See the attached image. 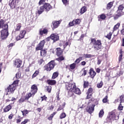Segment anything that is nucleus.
<instances>
[{"label":"nucleus","instance_id":"49530a36","mask_svg":"<svg viewBox=\"0 0 124 124\" xmlns=\"http://www.w3.org/2000/svg\"><path fill=\"white\" fill-rule=\"evenodd\" d=\"M25 100H26L25 98H21L19 100V103H22L24 102L25 101Z\"/></svg>","mask_w":124,"mask_h":124},{"label":"nucleus","instance_id":"dca6fc26","mask_svg":"<svg viewBox=\"0 0 124 124\" xmlns=\"http://www.w3.org/2000/svg\"><path fill=\"white\" fill-rule=\"evenodd\" d=\"M89 74L91 75V78H94V76L96 75V73L94 71H93V69H90Z\"/></svg>","mask_w":124,"mask_h":124},{"label":"nucleus","instance_id":"4be33fe9","mask_svg":"<svg viewBox=\"0 0 124 124\" xmlns=\"http://www.w3.org/2000/svg\"><path fill=\"white\" fill-rule=\"evenodd\" d=\"M25 34H26V31H20V34L19 37L20 38H24L25 37Z\"/></svg>","mask_w":124,"mask_h":124},{"label":"nucleus","instance_id":"6e6d98bb","mask_svg":"<svg viewBox=\"0 0 124 124\" xmlns=\"http://www.w3.org/2000/svg\"><path fill=\"white\" fill-rule=\"evenodd\" d=\"M28 122H29V120L25 119L23 122H22L21 123V124H27V123H28Z\"/></svg>","mask_w":124,"mask_h":124},{"label":"nucleus","instance_id":"b1692460","mask_svg":"<svg viewBox=\"0 0 124 124\" xmlns=\"http://www.w3.org/2000/svg\"><path fill=\"white\" fill-rule=\"evenodd\" d=\"M47 83L49 85H55L57 81L55 80H49L47 81Z\"/></svg>","mask_w":124,"mask_h":124},{"label":"nucleus","instance_id":"0eeeda50","mask_svg":"<svg viewBox=\"0 0 124 124\" xmlns=\"http://www.w3.org/2000/svg\"><path fill=\"white\" fill-rule=\"evenodd\" d=\"M55 67V62L53 61L50 62L46 65V71H51L52 69H54Z\"/></svg>","mask_w":124,"mask_h":124},{"label":"nucleus","instance_id":"9d476101","mask_svg":"<svg viewBox=\"0 0 124 124\" xmlns=\"http://www.w3.org/2000/svg\"><path fill=\"white\" fill-rule=\"evenodd\" d=\"M50 37L51 39L53 40L54 42H56V41H58L60 39V36L57 33L51 34Z\"/></svg>","mask_w":124,"mask_h":124},{"label":"nucleus","instance_id":"052dcab7","mask_svg":"<svg viewBox=\"0 0 124 124\" xmlns=\"http://www.w3.org/2000/svg\"><path fill=\"white\" fill-rule=\"evenodd\" d=\"M12 118H13V114H10L9 117H8V118L10 119V120H11L12 119Z\"/></svg>","mask_w":124,"mask_h":124},{"label":"nucleus","instance_id":"a878e982","mask_svg":"<svg viewBox=\"0 0 124 124\" xmlns=\"http://www.w3.org/2000/svg\"><path fill=\"white\" fill-rule=\"evenodd\" d=\"M73 21L75 26H76V25H79V24L81 23V20L79 19H74Z\"/></svg>","mask_w":124,"mask_h":124},{"label":"nucleus","instance_id":"13d9d810","mask_svg":"<svg viewBox=\"0 0 124 124\" xmlns=\"http://www.w3.org/2000/svg\"><path fill=\"white\" fill-rule=\"evenodd\" d=\"M123 58V54H121L120 56H119V62H121V61L122 60V59Z\"/></svg>","mask_w":124,"mask_h":124},{"label":"nucleus","instance_id":"9b49d317","mask_svg":"<svg viewBox=\"0 0 124 124\" xmlns=\"http://www.w3.org/2000/svg\"><path fill=\"white\" fill-rule=\"evenodd\" d=\"M95 105L93 104L92 105L87 107V111L89 114H92L93 111H94V107Z\"/></svg>","mask_w":124,"mask_h":124},{"label":"nucleus","instance_id":"69168bd1","mask_svg":"<svg viewBox=\"0 0 124 124\" xmlns=\"http://www.w3.org/2000/svg\"><path fill=\"white\" fill-rule=\"evenodd\" d=\"M100 63H101V60H98L97 64H100Z\"/></svg>","mask_w":124,"mask_h":124},{"label":"nucleus","instance_id":"20e7f679","mask_svg":"<svg viewBox=\"0 0 124 124\" xmlns=\"http://www.w3.org/2000/svg\"><path fill=\"white\" fill-rule=\"evenodd\" d=\"M4 28L0 31V37L3 40L6 39L9 35V33L8 32V25L7 24L4 25Z\"/></svg>","mask_w":124,"mask_h":124},{"label":"nucleus","instance_id":"cd10ccee","mask_svg":"<svg viewBox=\"0 0 124 124\" xmlns=\"http://www.w3.org/2000/svg\"><path fill=\"white\" fill-rule=\"evenodd\" d=\"M58 76H59V72H54L53 74L52 78V79H56V78H57V77H58Z\"/></svg>","mask_w":124,"mask_h":124},{"label":"nucleus","instance_id":"412c9836","mask_svg":"<svg viewBox=\"0 0 124 124\" xmlns=\"http://www.w3.org/2000/svg\"><path fill=\"white\" fill-rule=\"evenodd\" d=\"M86 11L87 7L86 6H84L81 8L80 13V14H84V13H85V12H86Z\"/></svg>","mask_w":124,"mask_h":124},{"label":"nucleus","instance_id":"473e14b6","mask_svg":"<svg viewBox=\"0 0 124 124\" xmlns=\"http://www.w3.org/2000/svg\"><path fill=\"white\" fill-rule=\"evenodd\" d=\"M41 56L42 57H44V56H46V50H41L40 51Z\"/></svg>","mask_w":124,"mask_h":124},{"label":"nucleus","instance_id":"423d86ee","mask_svg":"<svg viewBox=\"0 0 124 124\" xmlns=\"http://www.w3.org/2000/svg\"><path fill=\"white\" fill-rule=\"evenodd\" d=\"M117 119H119V117L116 116V113L115 112L111 111L109 112L108 116V121H114V120H117Z\"/></svg>","mask_w":124,"mask_h":124},{"label":"nucleus","instance_id":"f257e3e1","mask_svg":"<svg viewBox=\"0 0 124 124\" xmlns=\"http://www.w3.org/2000/svg\"><path fill=\"white\" fill-rule=\"evenodd\" d=\"M66 89L71 93H74L76 94H81V91L78 88H76L75 83H66Z\"/></svg>","mask_w":124,"mask_h":124},{"label":"nucleus","instance_id":"6ab92c4d","mask_svg":"<svg viewBox=\"0 0 124 124\" xmlns=\"http://www.w3.org/2000/svg\"><path fill=\"white\" fill-rule=\"evenodd\" d=\"M12 108V107L11 106V105H9L4 108L3 111L5 112H8L9 110H11Z\"/></svg>","mask_w":124,"mask_h":124},{"label":"nucleus","instance_id":"6e6552de","mask_svg":"<svg viewBox=\"0 0 124 124\" xmlns=\"http://www.w3.org/2000/svg\"><path fill=\"white\" fill-rule=\"evenodd\" d=\"M124 5H120L119 7H118V10L117 11L118 14L114 17V19L115 20H117L119 17H121L123 14H122L121 13H119L120 12H122L123 10H124Z\"/></svg>","mask_w":124,"mask_h":124},{"label":"nucleus","instance_id":"09e8293b","mask_svg":"<svg viewBox=\"0 0 124 124\" xmlns=\"http://www.w3.org/2000/svg\"><path fill=\"white\" fill-rule=\"evenodd\" d=\"M89 86V82L84 81V88H86Z\"/></svg>","mask_w":124,"mask_h":124},{"label":"nucleus","instance_id":"f704fd0d","mask_svg":"<svg viewBox=\"0 0 124 124\" xmlns=\"http://www.w3.org/2000/svg\"><path fill=\"white\" fill-rule=\"evenodd\" d=\"M113 6V2H110L107 5V9H110Z\"/></svg>","mask_w":124,"mask_h":124},{"label":"nucleus","instance_id":"774afa93","mask_svg":"<svg viewBox=\"0 0 124 124\" xmlns=\"http://www.w3.org/2000/svg\"><path fill=\"white\" fill-rule=\"evenodd\" d=\"M121 31L122 34L124 35V29H123Z\"/></svg>","mask_w":124,"mask_h":124},{"label":"nucleus","instance_id":"4d7b16f0","mask_svg":"<svg viewBox=\"0 0 124 124\" xmlns=\"http://www.w3.org/2000/svg\"><path fill=\"white\" fill-rule=\"evenodd\" d=\"M41 98H42V101H43V100H46V99H47V97L43 96V97H41Z\"/></svg>","mask_w":124,"mask_h":124},{"label":"nucleus","instance_id":"680f3d73","mask_svg":"<svg viewBox=\"0 0 124 124\" xmlns=\"http://www.w3.org/2000/svg\"><path fill=\"white\" fill-rule=\"evenodd\" d=\"M49 110H52L54 109V106H53V105H52V106H50L49 107Z\"/></svg>","mask_w":124,"mask_h":124},{"label":"nucleus","instance_id":"8fccbe9b","mask_svg":"<svg viewBox=\"0 0 124 124\" xmlns=\"http://www.w3.org/2000/svg\"><path fill=\"white\" fill-rule=\"evenodd\" d=\"M108 98V96H106L105 98L103 99V102L104 103H106V102H107Z\"/></svg>","mask_w":124,"mask_h":124},{"label":"nucleus","instance_id":"e433bc0d","mask_svg":"<svg viewBox=\"0 0 124 124\" xmlns=\"http://www.w3.org/2000/svg\"><path fill=\"white\" fill-rule=\"evenodd\" d=\"M39 74V71H36L34 74H33L32 76V78H34L35 77H36L37 75H38V74Z\"/></svg>","mask_w":124,"mask_h":124},{"label":"nucleus","instance_id":"7c9ffc66","mask_svg":"<svg viewBox=\"0 0 124 124\" xmlns=\"http://www.w3.org/2000/svg\"><path fill=\"white\" fill-rule=\"evenodd\" d=\"M83 55L84 56L86 59L88 58H93V57H94V55H93L91 54H84Z\"/></svg>","mask_w":124,"mask_h":124},{"label":"nucleus","instance_id":"4c0bfd02","mask_svg":"<svg viewBox=\"0 0 124 124\" xmlns=\"http://www.w3.org/2000/svg\"><path fill=\"white\" fill-rule=\"evenodd\" d=\"M102 86H103V82H102V81H101L99 83L97 84V87L98 88V89H100Z\"/></svg>","mask_w":124,"mask_h":124},{"label":"nucleus","instance_id":"bf43d9fd","mask_svg":"<svg viewBox=\"0 0 124 124\" xmlns=\"http://www.w3.org/2000/svg\"><path fill=\"white\" fill-rule=\"evenodd\" d=\"M80 63H81V65H86V62L85 61H83Z\"/></svg>","mask_w":124,"mask_h":124},{"label":"nucleus","instance_id":"c03bdc74","mask_svg":"<svg viewBox=\"0 0 124 124\" xmlns=\"http://www.w3.org/2000/svg\"><path fill=\"white\" fill-rule=\"evenodd\" d=\"M46 90L48 93H51V91L52 90V87L51 86H49L47 87Z\"/></svg>","mask_w":124,"mask_h":124},{"label":"nucleus","instance_id":"7ed1b4c3","mask_svg":"<svg viewBox=\"0 0 124 124\" xmlns=\"http://www.w3.org/2000/svg\"><path fill=\"white\" fill-rule=\"evenodd\" d=\"M18 83H19V80H16L12 84L9 85V86L5 90L7 93L6 95H8V94L14 93V91L16 90V85Z\"/></svg>","mask_w":124,"mask_h":124},{"label":"nucleus","instance_id":"37998d69","mask_svg":"<svg viewBox=\"0 0 124 124\" xmlns=\"http://www.w3.org/2000/svg\"><path fill=\"white\" fill-rule=\"evenodd\" d=\"M16 77L17 79H19V78H20L21 73H20V72H18V73H16Z\"/></svg>","mask_w":124,"mask_h":124},{"label":"nucleus","instance_id":"f8f14e48","mask_svg":"<svg viewBox=\"0 0 124 124\" xmlns=\"http://www.w3.org/2000/svg\"><path fill=\"white\" fill-rule=\"evenodd\" d=\"M45 44V41L43 40L40 42V43L38 45L37 47L36 48V50H41L43 49V47H44V45Z\"/></svg>","mask_w":124,"mask_h":124},{"label":"nucleus","instance_id":"603ef678","mask_svg":"<svg viewBox=\"0 0 124 124\" xmlns=\"http://www.w3.org/2000/svg\"><path fill=\"white\" fill-rule=\"evenodd\" d=\"M45 2V0H40L39 2V5H41V4H43Z\"/></svg>","mask_w":124,"mask_h":124},{"label":"nucleus","instance_id":"c756f323","mask_svg":"<svg viewBox=\"0 0 124 124\" xmlns=\"http://www.w3.org/2000/svg\"><path fill=\"white\" fill-rule=\"evenodd\" d=\"M21 24H18L16 25V28L15 29V31H19L21 28Z\"/></svg>","mask_w":124,"mask_h":124},{"label":"nucleus","instance_id":"c85d7f7f","mask_svg":"<svg viewBox=\"0 0 124 124\" xmlns=\"http://www.w3.org/2000/svg\"><path fill=\"white\" fill-rule=\"evenodd\" d=\"M76 68V63H73L70 65V69H72L73 70V69H75Z\"/></svg>","mask_w":124,"mask_h":124},{"label":"nucleus","instance_id":"72a5a7b5","mask_svg":"<svg viewBox=\"0 0 124 124\" xmlns=\"http://www.w3.org/2000/svg\"><path fill=\"white\" fill-rule=\"evenodd\" d=\"M82 60H83V57H80L79 58L77 59L75 61V63H79V62H80Z\"/></svg>","mask_w":124,"mask_h":124},{"label":"nucleus","instance_id":"0e129e2a","mask_svg":"<svg viewBox=\"0 0 124 124\" xmlns=\"http://www.w3.org/2000/svg\"><path fill=\"white\" fill-rule=\"evenodd\" d=\"M96 71L97 73H99L100 72V69L97 68Z\"/></svg>","mask_w":124,"mask_h":124},{"label":"nucleus","instance_id":"a18cd8bd","mask_svg":"<svg viewBox=\"0 0 124 124\" xmlns=\"http://www.w3.org/2000/svg\"><path fill=\"white\" fill-rule=\"evenodd\" d=\"M69 26L70 27H73V26H75V24H74V21L73 20L72 22H69Z\"/></svg>","mask_w":124,"mask_h":124},{"label":"nucleus","instance_id":"bb28decb","mask_svg":"<svg viewBox=\"0 0 124 124\" xmlns=\"http://www.w3.org/2000/svg\"><path fill=\"white\" fill-rule=\"evenodd\" d=\"M120 23H118L116 25L114 26L113 28V32L115 31H117L119 28H120Z\"/></svg>","mask_w":124,"mask_h":124},{"label":"nucleus","instance_id":"1a4fd4ad","mask_svg":"<svg viewBox=\"0 0 124 124\" xmlns=\"http://www.w3.org/2000/svg\"><path fill=\"white\" fill-rule=\"evenodd\" d=\"M17 5L18 0H12V1H10V2L9 3V5H10L12 9H14V8H15Z\"/></svg>","mask_w":124,"mask_h":124},{"label":"nucleus","instance_id":"5701e85b","mask_svg":"<svg viewBox=\"0 0 124 124\" xmlns=\"http://www.w3.org/2000/svg\"><path fill=\"white\" fill-rule=\"evenodd\" d=\"M33 95H32V93H31V92L30 93L26 94V95L25 97V98L26 100H29V98H30L31 97V96H33Z\"/></svg>","mask_w":124,"mask_h":124},{"label":"nucleus","instance_id":"e2e57ef3","mask_svg":"<svg viewBox=\"0 0 124 124\" xmlns=\"http://www.w3.org/2000/svg\"><path fill=\"white\" fill-rule=\"evenodd\" d=\"M68 45V43L66 42L65 43V45L63 46L64 47V49L65 48V47H66V46H67Z\"/></svg>","mask_w":124,"mask_h":124},{"label":"nucleus","instance_id":"a19ab883","mask_svg":"<svg viewBox=\"0 0 124 124\" xmlns=\"http://www.w3.org/2000/svg\"><path fill=\"white\" fill-rule=\"evenodd\" d=\"M21 112H22V115L23 116H25V115H27V114H28L29 113V111H28L27 110L21 111Z\"/></svg>","mask_w":124,"mask_h":124},{"label":"nucleus","instance_id":"ea45409f","mask_svg":"<svg viewBox=\"0 0 124 124\" xmlns=\"http://www.w3.org/2000/svg\"><path fill=\"white\" fill-rule=\"evenodd\" d=\"M82 71L83 72V73L82 74V76H86V75H87V70H85V68H83L82 69Z\"/></svg>","mask_w":124,"mask_h":124},{"label":"nucleus","instance_id":"39448f33","mask_svg":"<svg viewBox=\"0 0 124 124\" xmlns=\"http://www.w3.org/2000/svg\"><path fill=\"white\" fill-rule=\"evenodd\" d=\"M50 9H52V6L50 4L46 3L43 6L40 7L38 11V14H41L43 12H44V10L49 11Z\"/></svg>","mask_w":124,"mask_h":124},{"label":"nucleus","instance_id":"aec40b11","mask_svg":"<svg viewBox=\"0 0 124 124\" xmlns=\"http://www.w3.org/2000/svg\"><path fill=\"white\" fill-rule=\"evenodd\" d=\"M6 24H4V20L3 19H0V29H5L4 27V25Z\"/></svg>","mask_w":124,"mask_h":124},{"label":"nucleus","instance_id":"de8ad7c7","mask_svg":"<svg viewBox=\"0 0 124 124\" xmlns=\"http://www.w3.org/2000/svg\"><path fill=\"white\" fill-rule=\"evenodd\" d=\"M123 108H124V107L122 106V104H120L118 107L119 110H120V111H122V110H123Z\"/></svg>","mask_w":124,"mask_h":124},{"label":"nucleus","instance_id":"393cba45","mask_svg":"<svg viewBox=\"0 0 124 124\" xmlns=\"http://www.w3.org/2000/svg\"><path fill=\"white\" fill-rule=\"evenodd\" d=\"M57 56H61L62 53V50L61 49V48L59 47L57 48Z\"/></svg>","mask_w":124,"mask_h":124},{"label":"nucleus","instance_id":"5fc2aeb1","mask_svg":"<svg viewBox=\"0 0 124 124\" xmlns=\"http://www.w3.org/2000/svg\"><path fill=\"white\" fill-rule=\"evenodd\" d=\"M62 2H63V4H64L65 5H67V2H68L67 0H62Z\"/></svg>","mask_w":124,"mask_h":124},{"label":"nucleus","instance_id":"3c124183","mask_svg":"<svg viewBox=\"0 0 124 124\" xmlns=\"http://www.w3.org/2000/svg\"><path fill=\"white\" fill-rule=\"evenodd\" d=\"M58 61H63L64 60V58L63 56H60L57 59Z\"/></svg>","mask_w":124,"mask_h":124},{"label":"nucleus","instance_id":"a211bd4d","mask_svg":"<svg viewBox=\"0 0 124 124\" xmlns=\"http://www.w3.org/2000/svg\"><path fill=\"white\" fill-rule=\"evenodd\" d=\"M48 32V30L46 29H44L43 30L40 29L39 30V34L40 35H43L44 34H46Z\"/></svg>","mask_w":124,"mask_h":124},{"label":"nucleus","instance_id":"79ce46f5","mask_svg":"<svg viewBox=\"0 0 124 124\" xmlns=\"http://www.w3.org/2000/svg\"><path fill=\"white\" fill-rule=\"evenodd\" d=\"M100 18L102 19V20H104L106 18V16L104 14H102L100 16Z\"/></svg>","mask_w":124,"mask_h":124},{"label":"nucleus","instance_id":"864d4df0","mask_svg":"<svg viewBox=\"0 0 124 124\" xmlns=\"http://www.w3.org/2000/svg\"><path fill=\"white\" fill-rule=\"evenodd\" d=\"M44 62V61L43 60V59H41L38 61V63L39 64L41 65Z\"/></svg>","mask_w":124,"mask_h":124},{"label":"nucleus","instance_id":"ddd939ff","mask_svg":"<svg viewBox=\"0 0 124 124\" xmlns=\"http://www.w3.org/2000/svg\"><path fill=\"white\" fill-rule=\"evenodd\" d=\"M14 65L16 67H20L22 65V61L19 59L16 60L14 62Z\"/></svg>","mask_w":124,"mask_h":124},{"label":"nucleus","instance_id":"f3484780","mask_svg":"<svg viewBox=\"0 0 124 124\" xmlns=\"http://www.w3.org/2000/svg\"><path fill=\"white\" fill-rule=\"evenodd\" d=\"M53 28L54 29H57L58 27H59V25L61 24V22L60 21H54L53 23Z\"/></svg>","mask_w":124,"mask_h":124},{"label":"nucleus","instance_id":"4468645a","mask_svg":"<svg viewBox=\"0 0 124 124\" xmlns=\"http://www.w3.org/2000/svg\"><path fill=\"white\" fill-rule=\"evenodd\" d=\"M31 93H32V95H34L36 93H37V86L35 84L33 85L31 87Z\"/></svg>","mask_w":124,"mask_h":124},{"label":"nucleus","instance_id":"c9c22d12","mask_svg":"<svg viewBox=\"0 0 124 124\" xmlns=\"http://www.w3.org/2000/svg\"><path fill=\"white\" fill-rule=\"evenodd\" d=\"M112 32H110L109 33L107 34V36H106V38H108L109 40L111 39V37L112 36Z\"/></svg>","mask_w":124,"mask_h":124},{"label":"nucleus","instance_id":"f03ea898","mask_svg":"<svg viewBox=\"0 0 124 124\" xmlns=\"http://www.w3.org/2000/svg\"><path fill=\"white\" fill-rule=\"evenodd\" d=\"M91 45H92L95 51H98L102 47V43L100 40H95L94 38H92L91 40Z\"/></svg>","mask_w":124,"mask_h":124},{"label":"nucleus","instance_id":"338daca9","mask_svg":"<svg viewBox=\"0 0 124 124\" xmlns=\"http://www.w3.org/2000/svg\"><path fill=\"white\" fill-rule=\"evenodd\" d=\"M123 47L124 46V38H123L122 39V45Z\"/></svg>","mask_w":124,"mask_h":124},{"label":"nucleus","instance_id":"2eb2a0df","mask_svg":"<svg viewBox=\"0 0 124 124\" xmlns=\"http://www.w3.org/2000/svg\"><path fill=\"white\" fill-rule=\"evenodd\" d=\"M93 88H90L88 90V95L87 96V98L89 99L91 97V96H92V93H93Z\"/></svg>","mask_w":124,"mask_h":124},{"label":"nucleus","instance_id":"2f4dec72","mask_svg":"<svg viewBox=\"0 0 124 124\" xmlns=\"http://www.w3.org/2000/svg\"><path fill=\"white\" fill-rule=\"evenodd\" d=\"M103 115H104V111H103V109H101L99 113V118H102Z\"/></svg>","mask_w":124,"mask_h":124},{"label":"nucleus","instance_id":"58836bf2","mask_svg":"<svg viewBox=\"0 0 124 124\" xmlns=\"http://www.w3.org/2000/svg\"><path fill=\"white\" fill-rule=\"evenodd\" d=\"M66 117V115L65 114V113L63 112L60 115V118L61 119H63Z\"/></svg>","mask_w":124,"mask_h":124}]
</instances>
